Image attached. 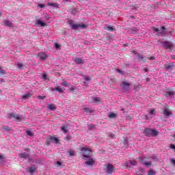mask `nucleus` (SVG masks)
<instances>
[{"label": "nucleus", "mask_w": 175, "mask_h": 175, "mask_svg": "<svg viewBox=\"0 0 175 175\" xmlns=\"http://www.w3.org/2000/svg\"><path fill=\"white\" fill-rule=\"evenodd\" d=\"M143 133L144 135H145V136H148V137H151V136H157L158 131L151 129H145L143 131Z\"/></svg>", "instance_id": "nucleus-1"}, {"label": "nucleus", "mask_w": 175, "mask_h": 175, "mask_svg": "<svg viewBox=\"0 0 175 175\" xmlns=\"http://www.w3.org/2000/svg\"><path fill=\"white\" fill-rule=\"evenodd\" d=\"M104 170H105V173H107V174H113V172H114V166H113V165L111 163H109L104 166Z\"/></svg>", "instance_id": "nucleus-2"}, {"label": "nucleus", "mask_w": 175, "mask_h": 175, "mask_svg": "<svg viewBox=\"0 0 175 175\" xmlns=\"http://www.w3.org/2000/svg\"><path fill=\"white\" fill-rule=\"evenodd\" d=\"M70 27H72V29H77V28H82L83 29H85L87 28V25H77V24H75L73 23H70Z\"/></svg>", "instance_id": "nucleus-3"}, {"label": "nucleus", "mask_w": 175, "mask_h": 175, "mask_svg": "<svg viewBox=\"0 0 175 175\" xmlns=\"http://www.w3.org/2000/svg\"><path fill=\"white\" fill-rule=\"evenodd\" d=\"M81 151L82 154H85V152H88L87 154H83V158H90V152H91V150L89 148L82 147L81 148Z\"/></svg>", "instance_id": "nucleus-4"}, {"label": "nucleus", "mask_w": 175, "mask_h": 175, "mask_svg": "<svg viewBox=\"0 0 175 175\" xmlns=\"http://www.w3.org/2000/svg\"><path fill=\"white\" fill-rule=\"evenodd\" d=\"M161 113L164 116V117H170L172 116V111L169 109V107H165L162 111Z\"/></svg>", "instance_id": "nucleus-5"}, {"label": "nucleus", "mask_w": 175, "mask_h": 175, "mask_svg": "<svg viewBox=\"0 0 175 175\" xmlns=\"http://www.w3.org/2000/svg\"><path fill=\"white\" fill-rule=\"evenodd\" d=\"M162 47L165 48V50L173 49V44L170 42H161Z\"/></svg>", "instance_id": "nucleus-6"}, {"label": "nucleus", "mask_w": 175, "mask_h": 175, "mask_svg": "<svg viewBox=\"0 0 175 175\" xmlns=\"http://www.w3.org/2000/svg\"><path fill=\"white\" fill-rule=\"evenodd\" d=\"M37 57L41 59V61H44L47 59L49 55L46 54L44 52H40L37 54Z\"/></svg>", "instance_id": "nucleus-7"}, {"label": "nucleus", "mask_w": 175, "mask_h": 175, "mask_svg": "<svg viewBox=\"0 0 175 175\" xmlns=\"http://www.w3.org/2000/svg\"><path fill=\"white\" fill-rule=\"evenodd\" d=\"M130 87H131V83H126L125 81L122 82V90L124 92L129 91Z\"/></svg>", "instance_id": "nucleus-8"}, {"label": "nucleus", "mask_w": 175, "mask_h": 175, "mask_svg": "<svg viewBox=\"0 0 175 175\" xmlns=\"http://www.w3.org/2000/svg\"><path fill=\"white\" fill-rule=\"evenodd\" d=\"M164 66L167 70H173V68H174V63H167L164 65Z\"/></svg>", "instance_id": "nucleus-9"}, {"label": "nucleus", "mask_w": 175, "mask_h": 175, "mask_svg": "<svg viewBox=\"0 0 175 175\" xmlns=\"http://www.w3.org/2000/svg\"><path fill=\"white\" fill-rule=\"evenodd\" d=\"M139 161L141 163H143V165H145V166H151L152 165V163L150 162H146V157H141L139 159Z\"/></svg>", "instance_id": "nucleus-10"}, {"label": "nucleus", "mask_w": 175, "mask_h": 175, "mask_svg": "<svg viewBox=\"0 0 175 175\" xmlns=\"http://www.w3.org/2000/svg\"><path fill=\"white\" fill-rule=\"evenodd\" d=\"M74 62L77 64V65H81L84 64V59L80 57H75V59H74Z\"/></svg>", "instance_id": "nucleus-11"}, {"label": "nucleus", "mask_w": 175, "mask_h": 175, "mask_svg": "<svg viewBox=\"0 0 175 175\" xmlns=\"http://www.w3.org/2000/svg\"><path fill=\"white\" fill-rule=\"evenodd\" d=\"M105 29H106V31H110V32H113V31H116V27H111L110 25H106Z\"/></svg>", "instance_id": "nucleus-12"}, {"label": "nucleus", "mask_w": 175, "mask_h": 175, "mask_svg": "<svg viewBox=\"0 0 175 175\" xmlns=\"http://www.w3.org/2000/svg\"><path fill=\"white\" fill-rule=\"evenodd\" d=\"M18 155L20 158H23L24 159H28V158H29V154L26 152L19 153Z\"/></svg>", "instance_id": "nucleus-13"}, {"label": "nucleus", "mask_w": 175, "mask_h": 175, "mask_svg": "<svg viewBox=\"0 0 175 175\" xmlns=\"http://www.w3.org/2000/svg\"><path fill=\"white\" fill-rule=\"evenodd\" d=\"M85 163L90 166H94V165H95V160H94L92 158L89 159Z\"/></svg>", "instance_id": "nucleus-14"}, {"label": "nucleus", "mask_w": 175, "mask_h": 175, "mask_svg": "<svg viewBox=\"0 0 175 175\" xmlns=\"http://www.w3.org/2000/svg\"><path fill=\"white\" fill-rule=\"evenodd\" d=\"M48 109L49 110H52L53 111H55L57 110V106L54 104H48Z\"/></svg>", "instance_id": "nucleus-15"}, {"label": "nucleus", "mask_w": 175, "mask_h": 175, "mask_svg": "<svg viewBox=\"0 0 175 175\" xmlns=\"http://www.w3.org/2000/svg\"><path fill=\"white\" fill-rule=\"evenodd\" d=\"M137 59L139 62H146V61H147V59L146 58H144V57H143V55H137Z\"/></svg>", "instance_id": "nucleus-16"}, {"label": "nucleus", "mask_w": 175, "mask_h": 175, "mask_svg": "<svg viewBox=\"0 0 175 175\" xmlns=\"http://www.w3.org/2000/svg\"><path fill=\"white\" fill-rule=\"evenodd\" d=\"M36 170H37V169L35 165H33L29 168V172H30L31 174H33V173H35V172H36Z\"/></svg>", "instance_id": "nucleus-17"}, {"label": "nucleus", "mask_w": 175, "mask_h": 175, "mask_svg": "<svg viewBox=\"0 0 175 175\" xmlns=\"http://www.w3.org/2000/svg\"><path fill=\"white\" fill-rule=\"evenodd\" d=\"M92 100L94 103L99 104L100 102H102V98H100V97H93Z\"/></svg>", "instance_id": "nucleus-18"}, {"label": "nucleus", "mask_w": 175, "mask_h": 175, "mask_svg": "<svg viewBox=\"0 0 175 175\" xmlns=\"http://www.w3.org/2000/svg\"><path fill=\"white\" fill-rule=\"evenodd\" d=\"M51 91H57L60 94H62V92H64V90L61 88H59V86L55 88H52Z\"/></svg>", "instance_id": "nucleus-19"}, {"label": "nucleus", "mask_w": 175, "mask_h": 175, "mask_svg": "<svg viewBox=\"0 0 175 175\" xmlns=\"http://www.w3.org/2000/svg\"><path fill=\"white\" fill-rule=\"evenodd\" d=\"M8 118L9 120H14L16 118V113H11L8 115Z\"/></svg>", "instance_id": "nucleus-20"}, {"label": "nucleus", "mask_w": 175, "mask_h": 175, "mask_svg": "<svg viewBox=\"0 0 175 175\" xmlns=\"http://www.w3.org/2000/svg\"><path fill=\"white\" fill-rule=\"evenodd\" d=\"M166 29V27H165V26H163L161 27V29H159L157 27H153V31H154V32H159V31H162Z\"/></svg>", "instance_id": "nucleus-21"}, {"label": "nucleus", "mask_w": 175, "mask_h": 175, "mask_svg": "<svg viewBox=\"0 0 175 175\" xmlns=\"http://www.w3.org/2000/svg\"><path fill=\"white\" fill-rule=\"evenodd\" d=\"M37 24H38V25H40V27H46V23H43L40 20L37 21Z\"/></svg>", "instance_id": "nucleus-22"}, {"label": "nucleus", "mask_w": 175, "mask_h": 175, "mask_svg": "<svg viewBox=\"0 0 175 175\" xmlns=\"http://www.w3.org/2000/svg\"><path fill=\"white\" fill-rule=\"evenodd\" d=\"M148 114L149 116H155V109H149Z\"/></svg>", "instance_id": "nucleus-23"}, {"label": "nucleus", "mask_w": 175, "mask_h": 175, "mask_svg": "<svg viewBox=\"0 0 175 175\" xmlns=\"http://www.w3.org/2000/svg\"><path fill=\"white\" fill-rule=\"evenodd\" d=\"M32 95L31 94H25L23 96V99H29Z\"/></svg>", "instance_id": "nucleus-24"}, {"label": "nucleus", "mask_w": 175, "mask_h": 175, "mask_svg": "<svg viewBox=\"0 0 175 175\" xmlns=\"http://www.w3.org/2000/svg\"><path fill=\"white\" fill-rule=\"evenodd\" d=\"M51 142H53V143H55V144L58 143L59 142L58 138H57L56 137H51Z\"/></svg>", "instance_id": "nucleus-25"}, {"label": "nucleus", "mask_w": 175, "mask_h": 175, "mask_svg": "<svg viewBox=\"0 0 175 175\" xmlns=\"http://www.w3.org/2000/svg\"><path fill=\"white\" fill-rule=\"evenodd\" d=\"M15 118L16 121H23V116L21 115H16Z\"/></svg>", "instance_id": "nucleus-26"}, {"label": "nucleus", "mask_w": 175, "mask_h": 175, "mask_svg": "<svg viewBox=\"0 0 175 175\" xmlns=\"http://www.w3.org/2000/svg\"><path fill=\"white\" fill-rule=\"evenodd\" d=\"M5 24L6 27H13V23L10 22L9 21H5Z\"/></svg>", "instance_id": "nucleus-27"}, {"label": "nucleus", "mask_w": 175, "mask_h": 175, "mask_svg": "<svg viewBox=\"0 0 175 175\" xmlns=\"http://www.w3.org/2000/svg\"><path fill=\"white\" fill-rule=\"evenodd\" d=\"M83 77H84V79L85 80V81H91V77H90L87 76V75H84Z\"/></svg>", "instance_id": "nucleus-28"}, {"label": "nucleus", "mask_w": 175, "mask_h": 175, "mask_svg": "<svg viewBox=\"0 0 175 175\" xmlns=\"http://www.w3.org/2000/svg\"><path fill=\"white\" fill-rule=\"evenodd\" d=\"M61 129L64 133H68V129H66L65 126H62Z\"/></svg>", "instance_id": "nucleus-29"}, {"label": "nucleus", "mask_w": 175, "mask_h": 175, "mask_svg": "<svg viewBox=\"0 0 175 175\" xmlns=\"http://www.w3.org/2000/svg\"><path fill=\"white\" fill-rule=\"evenodd\" d=\"M130 164L132 165V166H136V165H137V163L136 162V161H130Z\"/></svg>", "instance_id": "nucleus-30"}, {"label": "nucleus", "mask_w": 175, "mask_h": 175, "mask_svg": "<svg viewBox=\"0 0 175 175\" xmlns=\"http://www.w3.org/2000/svg\"><path fill=\"white\" fill-rule=\"evenodd\" d=\"M148 175H154L155 174V171L150 170H149V172H148Z\"/></svg>", "instance_id": "nucleus-31"}, {"label": "nucleus", "mask_w": 175, "mask_h": 175, "mask_svg": "<svg viewBox=\"0 0 175 175\" xmlns=\"http://www.w3.org/2000/svg\"><path fill=\"white\" fill-rule=\"evenodd\" d=\"M94 128H95V126L92 125V124H90L88 126V129L91 131V129H94Z\"/></svg>", "instance_id": "nucleus-32"}, {"label": "nucleus", "mask_w": 175, "mask_h": 175, "mask_svg": "<svg viewBox=\"0 0 175 175\" xmlns=\"http://www.w3.org/2000/svg\"><path fill=\"white\" fill-rule=\"evenodd\" d=\"M109 118H116V113H111V114H109Z\"/></svg>", "instance_id": "nucleus-33"}, {"label": "nucleus", "mask_w": 175, "mask_h": 175, "mask_svg": "<svg viewBox=\"0 0 175 175\" xmlns=\"http://www.w3.org/2000/svg\"><path fill=\"white\" fill-rule=\"evenodd\" d=\"M109 137H111V139H116V135L113 133H110Z\"/></svg>", "instance_id": "nucleus-34"}, {"label": "nucleus", "mask_w": 175, "mask_h": 175, "mask_svg": "<svg viewBox=\"0 0 175 175\" xmlns=\"http://www.w3.org/2000/svg\"><path fill=\"white\" fill-rule=\"evenodd\" d=\"M27 134L28 135V136H33V134L31 131H27Z\"/></svg>", "instance_id": "nucleus-35"}, {"label": "nucleus", "mask_w": 175, "mask_h": 175, "mask_svg": "<svg viewBox=\"0 0 175 175\" xmlns=\"http://www.w3.org/2000/svg\"><path fill=\"white\" fill-rule=\"evenodd\" d=\"M55 49H59V47H61V44L56 42L55 43Z\"/></svg>", "instance_id": "nucleus-36"}, {"label": "nucleus", "mask_w": 175, "mask_h": 175, "mask_svg": "<svg viewBox=\"0 0 175 175\" xmlns=\"http://www.w3.org/2000/svg\"><path fill=\"white\" fill-rule=\"evenodd\" d=\"M0 73L1 75H5V70H3L2 67H0Z\"/></svg>", "instance_id": "nucleus-37"}, {"label": "nucleus", "mask_w": 175, "mask_h": 175, "mask_svg": "<svg viewBox=\"0 0 175 175\" xmlns=\"http://www.w3.org/2000/svg\"><path fill=\"white\" fill-rule=\"evenodd\" d=\"M83 111L85 112V113H90V109L87 108V107H84L83 108Z\"/></svg>", "instance_id": "nucleus-38"}, {"label": "nucleus", "mask_w": 175, "mask_h": 175, "mask_svg": "<svg viewBox=\"0 0 175 175\" xmlns=\"http://www.w3.org/2000/svg\"><path fill=\"white\" fill-rule=\"evenodd\" d=\"M161 33L166 35V33H167V31L162 30L161 32L159 33V35H161Z\"/></svg>", "instance_id": "nucleus-39"}, {"label": "nucleus", "mask_w": 175, "mask_h": 175, "mask_svg": "<svg viewBox=\"0 0 175 175\" xmlns=\"http://www.w3.org/2000/svg\"><path fill=\"white\" fill-rule=\"evenodd\" d=\"M38 99H46V96H38Z\"/></svg>", "instance_id": "nucleus-40"}, {"label": "nucleus", "mask_w": 175, "mask_h": 175, "mask_svg": "<svg viewBox=\"0 0 175 175\" xmlns=\"http://www.w3.org/2000/svg\"><path fill=\"white\" fill-rule=\"evenodd\" d=\"M3 128L5 129V131H10V129L8 126H4Z\"/></svg>", "instance_id": "nucleus-41"}, {"label": "nucleus", "mask_w": 175, "mask_h": 175, "mask_svg": "<svg viewBox=\"0 0 175 175\" xmlns=\"http://www.w3.org/2000/svg\"><path fill=\"white\" fill-rule=\"evenodd\" d=\"M62 85H64L65 87L69 85V84H68V82H66V81L63 82V83H62Z\"/></svg>", "instance_id": "nucleus-42"}, {"label": "nucleus", "mask_w": 175, "mask_h": 175, "mask_svg": "<svg viewBox=\"0 0 175 175\" xmlns=\"http://www.w3.org/2000/svg\"><path fill=\"white\" fill-rule=\"evenodd\" d=\"M4 159H5V157L0 154V162H2L3 161H4Z\"/></svg>", "instance_id": "nucleus-43"}, {"label": "nucleus", "mask_w": 175, "mask_h": 175, "mask_svg": "<svg viewBox=\"0 0 175 175\" xmlns=\"http://www.w3.org/2000/svg\"><path fill=\"white\" fill-rule=\"evenodd\" d=\"M23 66H24L23 65V64H20V63L18 64V67L20 68L21 69H23Z\"/></svg>", "instance_id": "nucleus-44"}, {"label": "nucleus", "mask_w": 175, "mask_h": 175, "mask_svg": "<svg viewBox=\"0 0 175 175\" xmlns=\"http://www.w3.org/2000/svg\"><path fill=\"white\" fill-rule=\"evenodd\" d=\"M148 59H150V61H153V59H155V57L152 56V57H148Z\"/></svg>", "instance_id": "nucleus-45"}, {"label": "nucleus", "mask_w": 175, "mask_h": 175, "mask_svg": "<svg viewBox=\"0 0 175 175\" xmlns=\"http://www.w3.org/2000/svg\"><path fill=\"white\" fill-rule=\"evenodd\" d=\"M171 163H172V165H174V166H175V159H171Z\"/></svg>", "instance_id": "nucleus-46"}, {"label": "nucleus", "mask_w": 175, "mask_h": 175, "mask_svg": "<svg viewBox=\"0 0 175 175\" xmlns=\"http://www.w3.org/2000/svg\"><path fill=\"white\" fill-rule=\"evenodd\" d=\"M167 95H170V96L172 95H174V93L173 92H168Z\"/></svg>", "instance_id": "nucleus-47"}, {"label": "nucleus", "mask_w": 175, "mask_h": 175, "mask_svg": "<svg viewBox=\"0 0 175 175\" xmlns=\"http://www.w3.org/2000/svg\"><path fill=\"white\" fill-rule=\"evenodd\" d=\"M69 154L70 155H75V152H73V150H70Z\"/></svg>", "instance_id": "nucleus-48"}, {"label": "nucleus", "mask_w": 175, "mask_h": 175, "mask_svg": "<svg viewBox=\"0 0 175 175\" xmlns=\"http://www.w3.org/2000/svg\"><path fill=\"white\" fill-rule=\"evenodd\" d=\"M42 79H44V80H46V79H47V75L46 74H44L42 75Z\"/></svg>", "instance_id": "nucleus-49"}, {"label": "nucleus", "mask_w": 175, "mask_h": 175, "mask_svg": "<svg viewBox=\"0 0 175 175\" xmlns=\"http://www.w3.org/2000/svg\"><path fill=\"white\" fill-rule=\"evenodd\" d=\"M39 7L43 8H44V5H43V4H40V5H39Z\"/></svg>", "instance_id": "nucleus-50"}, {"label": "nucleus", "mask_w": 175, "mask_h": 175, "mask_svg": "<svg viewBox=\"0 0 175 175\" xmlns=\"http://www.w3.org/2000/svg\"><path fill=\"white\" fill-rule=\"evenodd\" d=\"M171 58H172V59H175V55H171Z\"/></svg>", "instance_id": "nucleus-51"}, {"label": "nucleus", "mask_w": 175, "mask_h": 175, "mask_svg": "<svg viewBox=\"0 0 175 175\" xmlns=\"http://www.w3.org/2000/svg\"><path fill=\"white\" fill-rule=\"evenodd\" d=\"M144 72H148V68H144Z\"/></svg>", "instance_id": "nucleus-52"}, {"label": "nucleus", "mask_w": 175, "mask_h": 175, "mask_svg": "<svg viewBox=\"0 0 175 175\" xmlns=\"http://www.w3.org/2000/svg\"><path fill=\"white\" fill-rule=\"evenodd\" d=\"M56 163H57V165H58L59 166H61V162H60V161H57Z\"/></svg>", "instance_id": "nucleus-53"}, {"label": "nucleus", "mask_w": 175, "mask_h": 175, "mask_svg": "<svg viewBox=\"0 0 175 175\" xmlns=\"http://www.w3.org/2000/svg\"><path fill=\"white\" fill-rule=\"evenodd\" d=\"M70 139H71L70 136L66 137V139H67V140H70Z\"/></svg>", "instance_id": "nucleus-54"}, {"label": "nucleus", "mask_w": 175, "mask_h": 175, "mask_svg": "<svg viewBox=\"0 0 175 175\" xmlns=\"http://www.w3.org/2000/svg\"><path fill=\"white\" fill-rule=\"evenodd\" d=\"M117 72H118V73H122V71H121L120 70H117Z\"/></svg>", "instance_id": "nucleus-55"}, {"label": "nucleus", "mask_w": 175, "mask_h": 175, "mask_svg": "<svg viewBox=\"0 0 175 175\" xmlns=\"http://www.w3.org/2000/svg\"><path fill=\"white\" fill-rule=\"evenodd\" d=\"M49 5L50 6H53V5H54V3H49Z\"/></svg>", "instance_id": "nucleus-56"}, {"label": "nucleus", "mask_w": 175, "mask_h": 175, "mask_svg": "<svg viewBox=\"0 0 175 175\" xmlns=\"http://www.w3.org/2000/svg\"><path fill=\"white\" fill-rule=\"evenodd\" d=\"M120 110H121L122 111H125V109L122 108Z\"/></svg>", "instance_id": "nucleus-57"}, {"label": "nucleus", "mask_w": 175, "mask_h": 175, "mask_svg": "<svg viewBox=\"0 0 175 175\" xmlns=\"http://www.w3.org/2000/svg\"><path fill=\"white\" fill-rule=\"evenodd\" d=\"M172 137H174V142H175V135H172Z\"/></svg>", "instance_id": "nucleus-58"}, {"label": "nucleus", "mask_w": 175, "mask_h": 175, "mask_svg": "<svg viewBox=\"0 0 175 175\" xmlns=\"http://www.w3.org/2000/svg\"><path fill=\"white\" fill-rule=\"evenodd\" d=\"M133 54H136V51H133Z\"/></svg>", "instance_id": "nucleus-59"}, {"label": "nucleus", "mask_w": 175, "mask_h": 175, "mask_svg": "<svg viewBox=\"0 0 175 175\" xmlns=\"http://www.w3.org/2000/svg\"><path fill=\"white\" fill-rule=\"evenodd\" d=\"M134 31H137L136 28L134 29Z\"/></svg>", "instance_id": "nucleus-60"}, {"label": "nucleus", "mask_w": 175, "mask_h": 175, "mask_svg": "<svg viewBox=\"0 0 175 175\" xmlns=\"http://www.w3.org/2000/svg\"><path fill=\"white\" fill-rule=\"evenodd\" d=\"M124 46H128V44H124Z\"/></svg>", "instance_id": "nucleus-61"}, {"label": "nucleus", "mask_w": 175, "mask_h": 175, "mask_svg": "<svg viewBox=\"0 0 175 175\" xmlns=\"http://www.w3.org/2000/svg\"><path fill=\"white\" fill-rule=\"evenodd\" d=\"M126 166H128V163L126 164Z\"/></svg>", "instance_id": "nucleus-62"}, {"label": "nucleus", "mask_w": 175, "mask_h": 175, "mask_svg": "<svg viewBox=\"0 0 175 175\" xmlns=\"http://www.w3.org/2000/svg\"><path fill=\"white\" fill-rule=\"evenodd\" d=\"M2 14V13L1 12H0V16Z\"/></svg>", "instance_id": "nucleus-63"}]
</instances>
